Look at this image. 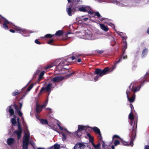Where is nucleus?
Returning a JSON list of instances; mask_svg holds the SVG:
<instances>
[{
	"mask_svg": "<svg viewBox=\"0 0 149 149\" xmlns=\"http://www.w3.org/2000/svg\"><path fill=\"white\" fill-rule=\"evenodd\" d=\"M137 118H135L132 127L131 135L130 136L131 139V141L129 143L127 142L124 141L123 139H120V141L117 140H115L114 141V143L115 146H116L119 144H123L125 146L130 145L131 146H133V141L136 137V132L137 126Z\"/></svg>",
	"mask_w": 149,
	"mask_h": 149,
	"instance_id": "f257e3e1",
	"label": "nucleus"
},
{
	"mask_svg": "<svg viewBox=\"0 0 149 149\" xmlns=\"http://www.w3.org/2000/svg\"><path fill=\"white\" fill-rule=\"evenodd\" d=\"M122 60L121 58H120L118 60L114 62V65L113 67L109 69V67H106L103 69L97 68L95 69L94 73V74L97 75L94 77V79L95 81H97L100 77H102L104 75L108 74L109 71H112L116 67V65L120 62Z\"/></svg>",
	"mask_w": 149,
	"mask_h": 149,
	"instance_id": "f03ea898",
	"label": "nucleus"
},
{
	"mask_svg": "<svg viewBox=\"0 0 149 149\" xmlns=\"http://www.w3.org/2000/svg\"><path fill=\"white\" fill-rule=\"evenodd\" d=\"M60 60L61 61L56 66V70H58L59 72L65 70V69L63 67L68 65L69 63V58L61 59H60Z\"/></svg>",
	"mask_w": 149,
	"mask_h": 149,
	"instance_id": "7ed1b4c3",
	"label": "nucleus"
},
{
	"mask_svg": "<svg viewBox=\"0 0 149 149\" xmlns=\"http://www.w3.org/2000/svg\"><path fill=\"white\" fill-rule=\"evenodd\" d=\"M52 85V84L49 83L45 86V87H42L38 94V95L39 96L41 95L42 93H44L46 92L49 93L48 95H49L51 91Z\"/></svg>",
	"mask_w": 149,
	"mask_h": 149,
	"instance_id": "20e7f679",
	"label": "nucleus"
},
{
	"mask_svg": "<svg viewBox=\"0 0 149 149\" xmlns=\"http://www.w3.org/2000/svg\"><path fill=\"white\" fill-rule=\"evenodd\" d=\"M2 21H3V24H1V25H2L3 28L5 30H8L9 29L7 24L12 25V23L11 22L9 21L6 18L0 15V24L1 23Z\"/></svg>",
	"mask_w": 149,
	"mask_h": 149,
	"instance_id": "39448f33",
	"label": "nucleus"
},
{
	"mask_svg": "<svg viewBox=\"0 0 149 149\" xmlns=\"http://www.w3.org/2000/svg\"><path fill=\"white\" fill-rule=\"evenodd\" d=\"M18 124V130H16L14 132V134H16L17 136V139H20L21 136V134L22 133V130L21 127L19 122V118H17Z\"/></svg>",
	"mask_w": 149,
	"mask_h": 149,
	"instance_id": "423d86ee",
	"label": "nucleus"
},
{
	"mask_svg": "<svg viewBox=\"0 0 149 149\" xmlns=\"http://www.w3.org/2000/svg\"><path fill=\"white\" fill-rule=\"evenodd\" d=\"M127 38V36H124L122 37V40L123 41V53L122 54V56H123L125 53V50L127 48V43L126 41V39Z\"/></svg>",
	"mask_w": 149,
	"mask_h": 149,
	"instance_id": "0eeeda50",
	"label": "nucleus"
},
{
	"mask_svg": "<svg viewBox=\"0 0 149 149\" xmlns=\"http://www.w3.org/2000/svg\"><path fill=\"white\" fill-rule=\"evenodd\" d=\"M126 94L127 95V97L128 100L130 103L133 102L135 100V95H133L131 97H130L129 95L130 94V92L127 90L126 91Z\"/></svg>",
	"mask_w": 149,
	"mask_h": 149,
	"instance_id": "6e6552de",
	"label": "nucleus"
},
{
	"mask_svg": "<svg viewBox=\"0 0 149 149\" xmlns=\"http://www.w3.org/2000/svg\"><path fill=\"white\" fill-rule=\"evenodd\" d=\"M86 127L85 126L81 125H78V129L77 130L76 132V134L79 136H80L81 135H79L78 134V133L82 130H85L86 129Z\"/></svg>",
	"mask_w": 149,
	"mask_h": 149,
	"instance_id": "1a4fd4ad",
	"label": "nucleus"
},
{
	"mask_svg": "<svg viewBox=\"0 0 149 149\" xmlns=\"http://www.w3.org/2000/svg\"><path fill=\"white\" fill-rule=\"evenodd\" d=\"M64 79L63 77L61 76H56L54 77L52 80L54 82H58Z\"/></svg>",
	"mask_w": 149,
	"mask_h": 149,
	"instance_id": "9d476101",
	"label": "nucleus"
},
{
	"mask_svg": "<svg viewBox=\"0 0 149 149\" xmlns=\"http://www.w3.org/2000/svg\"><path fill=\"white\" fill-rule=\"evenodd\" d=\"M86 146L82 143H79L76 144L74 147V149H84Z\"/></svg>",
	"mask_w": 149,
	"mask_h": 149,
	"instance_id": "9b49d317",
	"label": "nucleus"
},
{
	"mask_svg": "<svg viewBox=\"0 0 149 149\" xmlns=\"http://www.w3.org/2000/svg\"><path fill=\"white\" fill-rule=\"evenodd\" d=\"M86 34L85 36L86 38L88 40H91V39L92 35L91 31L88 30L85 31Z\"/></svg>",
	"mask_w": 149,
	"mask_h": 149,
	"instance_id": "f8f14e48",
	"label": "nucleus"
},
{
	"mask_svg": "<svg viewBox=\"0 0 149 149\" xmlns=\"http://www.w3.org/2000/svg\"><path fill=\"white\" fill-rule=\"evenodd\" d=\"M15 30L17 31H19V33H22V34L24 36H26L24 35V34H26L27 33V31L26 30L22 29L20 28H16Z\"/></svg>",
	"mask_w": 149,
	"mask_h": 149,
	"instance_id": "ddd939ff",
	"label": "nucleus"
},
{
	"mask_svg": "<svg viewBox=\"0 0 149 149\" xmlns=\"http://www.w3.org/2000/svg\"><path fill=\"white\" fill-rule=\"evenodd\" d=\"M15 142V140L13 138H8L7 140V143L9 146L14 144Z\"/></svg>",
	"mask_w": 149,
	"mask_h": 149,
	"instance_id": "4468645a",
	"label": "nucleus"
},
{
	"mask_svg": "<svg viewBox=\"0 0 149 149\" xmlns=\"http://www.w3.org/2000/svg\"><path fill=\"white\" fill-rule=\"evenodd\" d=\"M149 78V72L146 73L145 74L142 80V82L141 83V86L143 85V83L145 81H148L147 79Z\"/></svg>",
	"mask_w": 149,
	"mask_h": 149,
	"instance_id": "2eb2a0df",
	"label": "nucleus"
},
{
	"mask_svg": "<svg viewBox=\"0 0 149 149\" xmlns=\"http://www.w3.org/2000/svg\"><path fill=\"white\" fill-rule=\"evenodd\" d=\"M12 105H13V104H11L10 106H8L9 109H8V111L9 112L10 116H12L14 115V110L12 108Z\"/></svg>",
	"mask_w": 149,
	"mask_h": 149,
	"instance_id": "dca6fc26",
	"label": "nucleus"
},
{
	"mask_svg": "<svg viewBox=\"0 0 149 149\" xmlns=\"http://www.w3.org/2000/svg\"><path fill=\"white\" fill-rule=\"evenodd\" d=\"M58 61H59L58 59L56 60L52 64L48 65L47 67H46L45 68V69L46 70H47L48 69L54 66H56L57 64L56 63Z\"/></svg>",
	"mask_w": 149,
	"mask_h": 149,
	"instance_id": "f3484780",
	"label": "nucleus"
},
{
	"mask_svg": "<svg viewBox=\"0 0 149 149\" xmlns=\"http://www.w3.org/2000/svg\"><path fill=\"white\" fill-rule=\"evenodd\" d=\"M132 84H131L129 87V88L130 90H131V91H132L134 92H137L139 91L140 89V87H134L133 86H132V88H131V87L132 86Z\"/></svg>",
	"mask_w": 149,
	"mask_h": 149,
	"instance_id": "a211bd4d",
	"label": "nucleus"
},
{
	"mask_svg": "<svg viewBox=\"0 0 149 149\" xmlns=\"http://www.w3.org/2000/svg\"><path fill=\"white\" fill-rule=\"evenodd\" d=\"M43 106H41L40 104L36 105V110L37 112L40 113L42 110Z\"/></svg>",
	"mask_w": 149,
	"mask_h": 149,
	"instance_id": "6ab92c4d",
	"label": "nucleus"
},
{
	"mask_svg": "<svg viewBox=\"0 0 149 149\" xmlns=\"http://www.w3.org/2000/svg\"><path fill=\"white\" fill-rule=\"evenodd\" d=\"M89 128L92 129L93 131L96 134H100V130L96 127H89Z\"/></svg>",
	"mask_w": 149,
	"mask_h": 149,
	"instance_id": "aec40b11",
	"label": "nucleus"
},
{
	"mask_svg": "<svg viewBox=\"0 0 149 149\" xmlns=\"http://www.w3.org/2000/svg\"><path fill=\"white\" fill-rule=\"evenodd\" d=\"M72 5H70L69 8H66V11L68 14L70 16H71L72 15Z\"/></svg>",
	"mask_w": 149,
	"mask_h": 149,
	"instance_id": "412c9836",
	"label": "nucleus"
},
{
	"mask_svg": "<svg viewBox=\"0 0 149 149\" xmlns=\"http://www.w3.org/2000/svg\"><path fill=\"white\" fill-rule=\"evenodd\" d=\"M101 29L104 31H107L109 29L107 26H105L104 24H99Z\"/></svg>",
	"mask_w": 149,
	"mask_h": 149,
	"instance_id": "4be33fe9",
	"label": "nucleus"
},
{
	"mask_svg": "<svg viewBox=\"0 0 149 149\" xmlns=\"http://www.w3.org/2000/svg\"><path fill=\"white\" fill-rule=\"evenodd\" d=\"M148 51V49L147 48H145L144 49L142 52L141 54V57L142 58H143L147 54V53Z\"/></svg>",
	"mask_w": 149,
	"mask_h": 149,
	"instance_id": "5701e85b",
	"label": "nucleus"
},
{
	"mask_svg": "<svg viewBox=\"0 0 149 149\" xmlns=\"http://www.w3.org/2000/svg\"><path fill=\"white\" fill-rule=\"evenodd\" d=\"M95 15L97 16V18L101 21H103L104 19L102 18V16L98 12H96L95 13Z\"/></svg>",
	"mask_w": 149,
	"mask_h": 149,
	"instance_id": "b1692460",
	"label": "nucleus"
},
{
	"mask_svg": "<svg viewBox=\"0 0 149 149\" xmlns=\"http://www.w3.org/2000/svg\"><path fill=\"white\" fill-rule=\"evenodd\" d=\"M63 34V30H60L57 31L54 35H56L57 36H60L62 35Z\"/></svg>",
	"mask_w": 149,
	"mask_h": 149,
	"instance_id": "393cba45",
	"label": "nucleus"
},
{
	"mask_svg": "<svg viewBox=\"0 0 149 149\" xmlns=\"http://www.w3.org/2000/svg\"><path fill=\"white\" fill-rule=\"evenodd\" d=\"M40 122L43 125L47 124L49 126V125L48 124V122L46 119H41L40 120Z\"/></svg>",
	"mask_w": 149,
	"mask_h": 149,
	"instance_id": "a878e982",
	"label": "nucleus"
},
{
	"mask_svg": "<svg viewBox=\"0 0 149 149\" xmlns=\"http://www.w3.org/2000/svg\"><path fill=\"white\" fill-rule=\"evenodd\" d=\"M60 147V145L55 144L50 148V149H59Z\"/></svg>",
	"mask_w": 149,
	"mask_h": 149,
	"instance_id": "bb28decb",
	"label": "nucleus"
},
{
	"mask_svg": "<svg viewBox=\"0 0 149 149\" xmlns=\"http://www.w3.org/2000/svg\"><path fill=\"white\" fill-rule=\"evenodd\" d=\"M44 73L45 72L44 71H42L40 72L38 80V81H40L42 79V78L44 75Z\"/></svg>",
	"mask_w": 149,
	"mask_h": 149,
	"instance_id": "cd10ccee",
	"label": "nucleus"
},
{
	"mask_svg": "<svg viewBox=\"0 0 149 149\" xmlns=\"http://www.w3.org/2000/svg\"><path fill=\"white\" fill-rule=\"evenodd\" d=\"M30 138V135L25 133L23 137V140H29Z\"/></svg>",
	"mask_w": 149,
	"mask_h": 149,
	"instance_id": "c85d7f7f",
	"label": "nucleus"
},
{
	"mask_svg": "<svg viewBox=\"0 0 149 149\" xmlns=\"http://www.w3.org/2000/svg\"><path fill=\"white\" fill-rule=\"evenodd\" d=\"M29 144V140H23V146L28 147Z\"/></svg>",
	"mask_w": 149,
	"mask_h": 149,
	"instance_id": "c756f323",
	"label": "nucleus"
},
{
	"mask_svg": "<svg viewBox=\"0 0 149 149\" xmlns=\"http://www.w3.org/2000/svg\"><path fill=\"white\" fill-rule=\"evenodd\" d=\"M79 10L80 11L83 12H87V10L86 9V8L85 7H81L79 8Z\"/></svg>",
	"mask_w": 149,
	"mask_h": 149,
	"instance_id": "7c9ffc66",
	"label": "nucleus"
},
{
	"mask_svg": "<svg viewBox=\"0 0 149 149\" xmlns=\"http://www.w3.org/2000/svg\"><path fill=\"white\" fill-rule=\"evenodd\" d=\"M11 122L12 124L14 126H16L17 125V122L15 118H13L11 119Z\"/></svg>",
	"mask_w": 149,
	"mask_h": 149,
	"instance_id": "2f4dec72",
	"label": "nucleus"
},
{
	"mask_svg": "<svg viewBox=\"0 0 149 149\" xmlns=\"http://www.w3.org/2000/svg\"><path fill=\"white\" fill-rule=\"evenodd\" d=\"M129 118L131 120H134V116L133 114L131 112L129 115Z\"/></svg>",
	"mask_w": 149,
	"mask_h": 149,
	"instance_id": "473e14b6",
	"label": "nucleus"
},
{
	"mask_svg": "<svg viewBox=\"0 0 149 149\" xmlns=\"http://www.w3.org/2000/svg\"><path fill=\"white\" fill-rule=\"evenodd\" d=\"M54 36V34L52 35L50 34H47L45 35V37L47 38H51L52 37Z\"/></svg>",
	"mask_w": 149,
	"mask_h": 149,
	"instance_id": "72a5a7b5",
	"label": "nucleus"
},
{
	"mask_svg": "<svg viewBox=\"0 0 149 149\" xmlns=\"http://www.w3.org/2000/svg\"><path fill=\"white\" fill-rule=\"evenodd\" d=\"M12 107H14L15 109L16 110L17 112L18 111V110H21L18 107V106L15 104H13Z\"/></svg>",
	"mask_w": 149,
	"mask_h": 149,
	"instance_id": "f704fd0d",
	"label": "nucleus"
},
{
	"mask_svg": "<svg viewBox=\"0 0 149 149\" xmlns=\"http://www.w3.org/2000/svg\"><path fill=\"white\" fill-rule=\"evenodd\" d=\"M12 107H14L15 109L16 110L17 112L18 111V110H21L18 107V106L15 104H13Z\"/></svg>",
	"mask_w": 149,
	"mask_h": 149,
	"instance_id": "c9c22d12",
	"label": "nucleus"
},
{
	"mask_svg": "<svg viewBox=\"0 0 149 149\" xmlns=\"http://www.w3.org/2000/svg\"><path fill=\"white\" fill-rule=\"evenodd\" d=\"M34 84L33 83L31 84L28 88L27 91H29L33 87Z\"/></svg>",
	"mask_w": 149,
	"mask_h": 149,
	"instance_id": "e433bc0d",
	"label": "nucleus"
},
{
	"mask_svg": "<svg viewBox=\"0 0 149 149\" xmlns=\"http://www.w3.org/2000/svg\"><path fill=\"white\" fill-rule=\"evenodd\" d=\"M19 93L18 90H16L15 92L12 93V95L13 96H15L17 95Z\"/></svg>",
	"mask_w": 149,
	"mask_h": 149,
	"instance_id": "4c0bfd02",
	"label": "nucleus"
},
{
	"mask_svg": "<svg viewBox=\"0 0 149 149\" xmlns=\"http://www.w3.org/2000/svg\"><path fill=\"white\" fill-rule=\"evenodd\" d=\"M104 52V50H97L95 51V52H97V53H98L99 54H100L103 53Z\"/></svg>",
	"mask_w": 149,
	"mask_h": 149,
	"instance_id": "58836bf2",
	"label": "nucleus"
},
{
	"mask_svg": "<svg viewBox=\"0 0 149 149\" xmlns=\"http://www.w3.org/2000/svg\"><path fill=\"white\" fill-rule=\"evenodd\" d=\"M101 145L100 143H98L97 145H96L95 146L94 148L95 149H100V147Z\"/></svg>",
	"mask_w": 149,
	"mask_h": 149,
	"instance_id": "ea45409f",
	"label": "nucleus"
},
{
	"mask_svg": "<svg viewBox=\"0 0 149 149\" xmlns=\"http://www.w3.org/2000/svg\"><path fill=\"white\" fill-rule=\"evenodd\" d=\"M62 140L63 141H65L66 139V137L65 134L63 133H62Z\"/></svg>",
	"mask_w": 149,
	"mask_h": 149,
	"instance_id": "a19ab883",
	"label": "nucleus"
},
{
	"mask_svg": "<svg viewBox=\"0 0 149 149\" xmlns=\"http://www.w3.org/2000/svg\"><path fill=\"white\" fill-rule=\"evenodd\" d=\"M54 41V40L53 39H50L47 42V43L49 44L52 45V43Z\"/></svg>",
	"mask_w": 149,
	"mask_h": 149,
	"instance_id": "79ce46f5",
	"label": "nucleus"
},
{
	"mask_svg": "<svg viewBox=\"0 0 149 149\" xmlns=\"http://www.w3.org/2000/svg\"><path fill=\"white\" fill-rule=\"evenodd\" d=\"M67 58H69V61H70V59H71V61H73L74 59H76V57L74 56H72L71 57H68Z\"/></svg>",
	"mask_w": 149,
	"mask_h": 149,
	"instance_id": "37998d69",
	"label": "nucleus"
},
{
	"mask_svg": "<svg viewBox=\"0 0 149 149\" xmlns=\"http://www.w3.org/2000/svg\"><path fill=\"white\" fill-rule=\"evenodd\" d=\"M98 135V138L99 139L100 141L102 140V135L101 133V132H100V134H97Z\"/></svg>",
	"mask_w": 149,
	"mask_h": 149,
	"instance_id": "c03bdc74",
	"label": "nucleus"
},
{
	"mask_svg": "<svg viewBox=\"0 0 149 149\" xmlns=\"http://www.w3.org/2000/svg\"><path fill=\"white\" fill-rule=\"evenodd\" d=\"M113 138H117L119 139H122L121 138H120L119 136H118L117 135H113Z\"/></svg>",
	"mask_w": 149,
	"mask_h": 149,
	"instance_id": "a18cd8bd",
	"label": "nucleus"
},
{
	"mask_svg": "<svg viewBox=\"0 0 149 149\" xmlns=\"http://www.w3.org/2000/svg\"><path fill=\"white\" fill-rule=\"evenodd\" d=\"M100 141H101L102 142V146L103 148H105L106 146V145L105 142L103 141L102 140H100Z\"/></svg>",
	"mask_w": 149,
	"mask_h": 149,
	"instance_id": "49530a36",
	"label": "nucleus"
},
{
	"mask_svg": "<svg viewBox=\"0 0 149 149\" xmlns=\"http://www.w3.org/2000/svg\"><path fill=\"white\" fill-rule=\"evenodd\" d=\"M17 112L19 116H21L22 115V113L21 112V110H18Z\"/></svg>",
	"mask_w": 149,
	"mask_h": 149,
	"instance_id": "de8ad7c7",
	"label": "nucleus"
},
{
	"mask_svg": "<svg viewBox=\"0 0 149 149\" xmlns=\"http://www.w3.org/2000/svg\"><path fill=\"white\" fill-rule=\"evenodd\" d=\"M130 106L131 108V112H132L133 111V109L134 110V108L133 105L132 104H130Z\"/></svg>",
	"mask_w": 149,
	"mask_h": 149,
	"instance_id": "09e8293b",
	"label": "nucleus"
},
{
	"mask_svg": "<svg viewBox=\"0 0 149 149\" xmlns=\"http://www.w3.org/2000/svg\"><path fill=\"white\" fill-rule=\"evenodd\" d=\"M35 42L38 45H40L41 44L40 42L38 41V40L37 39H36L35 40Z\"/></svg>",
	"mask_w": 149,
	"mask_h": 149,
	"instance_id": "8fccbe9b",
	"label": "nucleus"
},
{
	"mask_svg": "<svg viewBox=\"0 0 149 149\" xmlns=\"http://www.w3.org/2000/svg\"><path fill=\"white\" fill-rule=\"evenodd\" d=\"M93 137L92 136H91V137L89 138L90 142L91 143H93Z\"/></svg>",
	"mask_w": 149,
	"mask_h": 149,
	"instance_id": "3c124183",
	"label": "nucleus"
},
{
	"mask_svg": "<svg viewBox=\"0 0 149 149\" xmlns=\"http://www.w3.org/2000/svg\"><path fill=\"white\" fill-rule=\"evenodd\" d=\"M48 99H47V100H46L45 101V102L44 103V104H43V107L44 106H45L47 105L48 104Z\"/></svg>",
	"mask_w": 149,
	"mask_h": 149,
	"instance_id": "603ef678",
	"label": "nucleus"
},
{
	"mask_svg": "<svg viewBox=\"0 0 149 149\" xmlns=\"http://www.w3.org/2000/svg\"><path fill=\"white\" fill-rule=\"evenodd\" d=\"M72 12H73V13H74L76 10V7H73L72 8Z\"/></svg>",
	"mask_w": 149,
	"mask_h": 149,
	"instance_id": "864d4df0",
	"label": "nucleus"
},
{
	"mask_svg": "<svg viewBox=\"0 0 149 149\" xmlns=\"http://www.w3.org/2000/svg\"><path fill=\"white\" fill-rule=\"evenodd\" d=\"M75 73V72H72L71 73H70L69 74H68L67 75V76L68 77H69L70 76H71V75H72L74 74Z\"/></svg>",
	"mask_w": 149,
	"mask_h": 149,
	"instance_id": "5fc2aeb1",
	"label": "nucleus"
},
{
	"mask_svg": "<svg viewBox=\"0 0 149 149\" xmlns=\"http://www.w3.org/2000/svg\"><path fill=\"white\" fill-rule=\"evenodd\" d=\"M88 14H90L91 15H93V13L92 12H91L90 10H89L88 11H87V12Z\"/></svg>",
	"mask_w": 149,
	"mask_h": 149,
	"instance_id": "6e6d98bb",
	"label": "nucleus"
},
{
	"mask_svg": "<svg viewBox=\"0 0 149 149\" xmlns=\"http://www.w3.org/2000/svg\"><path fill=\"white\" fill-rule=\"evenodd\" d=\"M47 109H48L49 111V113H52V109L49 108H46Z\"/></svg>",
	"mask_w": 149,
	"mask_h": 149,
	"instance_id": "4d7b16f0",
	"label": "nucleus"
},
{
	"mask_svg": "<svg viewBox=\"0 0 149 149\" xmlns=\"http://www.w3.org/2000/svg\"><path fill=\"white\" fill-rule=\"evenodd\" d=\"M58 126L59 128L60 129V130H63V128L61 126V125L58 124Z\"/></svg>",
	"mask_w": 149,
	"mask_h": 149,
	"instance_id": "13d9d810",
	"label": "nucleus"
},
{
	"mask_svg": "<svg viewBox=\"0 0 149 149\" xmlns=\"http://www.w3.org/2000/svg\"><path fill=\"white\" fill-rule=\"evenodd\" d=\"M36 117L37 119H38L40 121V120L41 119H40V117L38 115H36Z\"/></svg>",
	"mask_w": 149,
	"mask_h": 149,
	"instance_id": "bf43d9fd",
	"label": "nucleus"
},
{
	"mask_svg": "<svg viewBox=\"0 0 149 149\" xmlns=\"http://www.w3.org/2000/svg\"><path fill=\"white\" fill-rule=\"evenodd\" d=\"M87 136L89 138L91 137V136L89 133H88L87 134Z\"/></svg>",
	"mask_w": 149,
	"mask_h": 149,
	"instance_id": "052dcab7",
	"label": "nucleus"
},
{
	"mask_svg": "<svg viewBox=\"0 0 149 149\" xmlns=\"http://www.w3.org/2000/svg\"><path fill=\"white\" fill-rule=\"evenodd\" d=\"M145 149H149V146L148 145H146L145 147Z\"/></svg>",
	"mask_w": 149,
	"mask_h": 149,
	"instance_id": "680f3d73",
	"label": "nucleus"
},
{
	"mask_svg": "<svg viewBox=\"0 0 149 149\" xmlns=\"http://www.w3.org/2000/svg\"><path fill=\"white\" fill-rule=\"evenodd\" d=\"M145 44L144 43H141V46L142 47H144L145 46Z\"/></svg>",
	"mask_w": 149,
	"mask_h": 149,
	"instance_id": "e2e57ef3",
	"label": "nucleus"
},
{
	"mask_svg": "<svg viewBox=\"0 0 149 149\" xmlns=\"http://www.w3.org/2000/svg\"><path fill=\"white\" fill-rule=\"evenodd\" d=\"M9 31L10 32L13 33H14L15 32V30H13V29H10Z\"/></svg>",
	"mask_w": 149,
	"mask_h": 149,
	"instance_id": "0e129e2a",
	"label": "nucleus"
},
{
	"mask_svg": "<svg viewBox=\"0 0 149 149\" xmlns=\"http://www.w3.org/2000/svg\"><path fill=\"white\" fill-rule=\"evenodd\" d=\"M22 103H19V109L21 110L22 107Z\"/></svg>",
	"mask_w": 149,
	"mask_h": 149,
	"instance_id": "69168bd1",
	"label": "nucleus"
},
{
	"mask_svg": "<svg viewBox=\"0 0 149 149\" xmlns=\"http://www.w3.org/2000/svg\"><path fill=\"white\" fill-rule=\"evenodd\" d=\"M23 148L22 149H28V147L27 146H23Z\"/></svg>",
	"mask_w": 149,
	"mask_h": 149,
	"instance_id": "338daca9",
	"label": "nucleus"
},
{
	"mask_svg": "<svg viewBox=\"0 0 149 149\" xmlns=\"http://www.w3.org/2000/svg\"><path fill=\"white\" fill-rule=\"evenodd\" d=\"M81 58H79L77 60V62L78 63H79L81 62Z\"/></svg>",
	"mask_w": 149,
	"mask_h": 149,
	"instance_id": "774afa93",
	"label": "nucleus"
}]
</instances>
